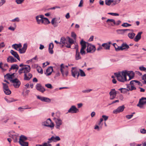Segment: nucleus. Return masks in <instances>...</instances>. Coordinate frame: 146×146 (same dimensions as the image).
<instances>
[{"mask_svg":"<svg viewBox=\"0 0 146 146\" xmlns=\"http://www.w3.org/2000/svg\"><path fill=\"white\" fill-rule=\"evenodd\" d=\"M3 70L4 71L6 70L9 68V66L7 64H5L3 67Z\"/></svg>","mask_w":146,"mask_h":146,"instance_id":"obj_44","label":"nucleus"},{"mask_svg":"<svg viewBox=\"0 0 146 146\" xmlns=\"http://www.w3.org/2000/svg\"><path fill=\"white\" fill-rule=\"evenodd\" d=\"M19 68V67L16 64H14L12 65L11 66V67L10 68V70H11V69H16V70H18Z\"/></svg>","mask_w":146,"mask_h":146,"instance_id":"obj_35","label":"nucleus"},{"mask_svg":"<svg viewBox=\"0 0 146 146\" xmlns=\"http://www.w3.org/2000/svg\"><path fill=\"white\" fill-rule=\"evenodd\" d=\"M27 138L24 135H21L20 137L19 141H24L27 140Z\"/></svg>","mask_w":146,"mask_h":146,"instance_id":"obj_38","label":"nucleus"},{"mask_svg":"<svg viewBox=\"0 0 146 146\" xmlns=\"http://www.w3.org/2000/svg\"><path fill=\"white\" fill-rule=\"evenodd\" d=\"M142 32H139L138 33V34L136 36L135 38H134V40L135 42L138 41L141 38V34H142Z\"/></svg>","mask_w":146,"mask_h":146,"instance_id":"obj_28","label":"nucleus"},{"mask_svg":"<svg viewBox=\"0 0 146 146\" xmlns=\"http://www.w3.org/2000/svg\"><path fill=\"white\" fill-rule=\"evenodd\" d=\"M121 26L123 27H126L131 26V25L127 23H124L121 25Z\"/></svg>","mask_w":146,"mask_h":146,"instance_id":"obj_51","label":"nucleus"},{"mask_svg":"<svg viewBox=\"0 0 146 146\" xmlns=\"http://www.w3.org/2000/svg\"><path fill=\"white\" fill-rule=\"evenodd\" d=\"M133 114L130 115H127L126 116V117L128 119H131L133 116Z\"/></svg>","mask_w":146,"mask_h":146,"instance_id":"obj_62","label":"nucleus"},{"mask_svg":"<svg viewBox=\"0 0 146 146\" xmlns=\"http://www.w3.org/2000/svg\"><path fill=\"white\" fill-rule=\"evenodd\" d=\"M129 48V46L125 43H123L121 46H119V50H123L126 49H128Z\"/></svg>","mask_w":146,"mask_h":146,"instance_id":"obj_24","label":"nucleus"},{"mask_svg":"<svg viewBox=\"0 0 146 146\" xmlns=\"http://www.w3.org/2000/svg\"><path fill=\"white\" fill-rule=\"evenodd\" d=\"M7 61L9 62L13 63L17 62V60L16 59L14 58L13 56H10L7 58Z\"/></svg>","mask_w":146,"mask_h":146,"instance_id":"obj_23","label":"nucleus"},{"mask_svg":"<svg viewBox=\"0 0 146 146\" xmlns=\"http://www.w3.org/2000/svg\"><path fill=\"white\" fill-rule=\"evenodd\" d=\"M119 90L120 91L121 93H126L129 91V90L127 88H120L119 89Z\"/></svg>","mask_w":146,"mask_h":146,"instance_id":"obj_34","label":"nucleus"},{"mask_svg":"<svg viewBox=\"0 0 146 146\" xmlns=\"http://www.w3.org/2000/svg\"><path fill=\"white\" fill-rule=\"evenodd\" d=\"M86 42L82 39L80 42V44L81 46V48L80 50V53L81 54H85L86 53L85 50L86 48Z\"/></svg>","mask_w":146,"mask_h":146,"instance_id":"obj_6","label":"nucleus"},{"mask_svg":"<svg viewBox=\"0 0 146 146\" xmlns=\"http://www.w3.org/2000/svg\"><path fill=\"white\" fill-rule=\"evenodd\" d=\"M45 125L46 126L49 127L51 128H53L54 126V124L53 122H52L51 119L50 118H49L46 120Z\"/></svg>","mask_w":146,"mask_h":146,"instance_id":"obj_15","label":"nucleus"},{"mask_svg":"<svg viewBox=\"0 0 146 146\" xmlns=\"http://www.w3.org/2000/svg\"><path fill=\"white\" fill-rule=\"evenodd\" d=\"M37 98L38 99L42 101L50 103L51 102L50 99L48 98L45 97H42L39 96H37Z\"/></svg>","mask_w":146,"mask_h":146,"instance_id":"obj_16","label":"nucleus"},{"mask_svg":"<svg viewBox=\"0 0 146 146\" xmlns=\"http://www.w3.org/2000/svg\"><path fill=\"white\" fill-rule=\"evenodd\" d=\"M66 39L64 37H62L61 38V40L60 42L61 43V44H66Z\"/></svg>","mask_w":146,"mask_h":146,"instance_id":"obj_40","label":"nucleus"},{"mask_svg":"<svg viewBox=\"0 0 146 146\" xmlns=\"http://www.w3.org/2000/svg\"><path fill=\"white\" fill-rule=\"evenodd\" d=\"M31 68L29 65H24V67L19 69V74L23 72L24 74H26L29 73L30 71Z\"/></svg>","mask_w":146,"mask_h":146,"instance_id":"obj_4","label":"nucleus"},{"mask_svg":"<svg viewBox=\"0 0 146 146\" xmlns=\"http://www.w3.org/2000/svg\"><path fill=\"white\" fill-rule=\"evenodd\" d=\"M111 43L110 42H109L108 43H105L102 44V46L104 47V49L109 50L110 48V44Z\"/></svg>","mask_w":146,"mask_h":146,"instance_id":"obj_26","label":"nucleus"},{"mask_svg":"<svg viewBox=\"0 0 146 146\" xmlns=\"http://www.w3.org/2000/svg\"><path fill=\"white\" fill-rule=\"evenodd\" d=\"M71 36L74 39H76V35L74 33L72 32L71 33Z\"/></svg>","mask_w":146,"mask_h":146,"instance_id":"obj_55","label":"nucleus"},{"mask_svg":"<svg viewBox=\"0 0 146 146\" xmlns=\"http://www.w3.org/2000/svg\"><path fill=\"white\" fill-rule=\"evenodd\" d=\"M67 38L68 39V42L70 44H72L74 43V41L72 39L70 38L69 37H68Z\"/></svg>","mask_w":146,"mask_h":146,"instance_id":"obj_47","label":"nucleus"},{"mask_svg":"<svg viewBox=\"0 0 146 146\" xmlns=\"http://www.w3.org/2000/svg\"><path fill=\"white\" fill-rule=\"evenodd\" d=\"M108 14L109 15H110L113 16H118L119 15V14H118L115 13H109Z\"/></svg>","mask_w":146,"mask_h":146,"instance_id":"obj_53","label":"nucleus"},{"mask_svg":"<svg viewBox=\"0 0 146 146\" xmlns=\"http://www.w3.org/2000/svg\"><path fill=\"white\" fill-rule=\"evenodd\" d=\"M117 0H106L105 4L108 6H113L117 4Z\"/></svg>","mask_w":146,"mask_h":146,"instance_id":"obj_10","label":"nucleus"},{"mask_svg":"<svg viewBox=\"0 0 146 146\" xmlns=\"http://www.w3.org/2000/svg\"><path fill=\"white\" fill-rule=\"evenodd\" d=\"M72 75L74 77L76 78V76L78 78L80 75L79 71L76 67H72L71 70Z\"/></svg>","mask_w":146,"mask_h":146,"instance_id":"obj_7","label":"nucleus"},{"mask_svg":"<svg viewBox=\"0 0 146 146\" xmlns=\"http://www.w3.org/2000/svg\"><path fill=\"white\" fill-rule=\"evenodd\" d=\"M44 17V15H38L36 17V19L38 24H40L41 23Z\"/></svg>","mask_w":146,"mask_h":146,"instance_id":"obj_18","label":"nucleus"},{"mask_svg":"<svg viewBox=\"0 0 146 146\" xmlns=\"http://www.w3.org/2000/svg\"><path fill=\"white\" fill-rule=\"evenodd\" d=\"M3 91L5 94L7 95L10 94L11 93V91L9 90V88L5 89Z\"/></svg>","mask_w":146,"mask_h":146,"instance_id":"obj_39","label":"nucleus"},{"mask_svg":"<svg viewBox=\"0 0 146 146\" xmlns=\"http://www.w3.org/2000/svg\"><path fill=\"white\" fill-rule=\"evenodd\" d=\"M145 130L144 129H141L140 130V132L143 134L146 133Z\"/></svg>","mask_w":146,"mask_h":146,"instance_id":"obj_61","label":"nucleus"},{"mask_svg":"<svg viewBox=\"0 0 146 146\" xmlns=\"http://www.w3.org/2000/svg\"><path fill=\"white\" fill-rule=\"evenodd\" d=\"M110 99L112 100L116 96V92L115 89H112L109 93Z\"/></svg>","mask_w":146,"mask_h":146,"instance_id":"obj_12","label":"nucleus"},{"mask_svg":"<svg viewBox=\"0 0 146 146\" xmlns=\"http://www.w3.org/2000/svg\"><path fill=\"white\" fill-rule=\"evenodd\" d=\"M50 23L48 19L45 17H44L43 18V20L42 21V23L41 24H44L45 25L48 24Z\"/></svg>","mask_w":146,"mask_h":146,"instance_id":"obj_31","label":"nucleus"},{"mask_svg":"<svg viewBox=\"0 0 146 146\" xmlns=\"http://www.w3.org/2000/svg\"><path fill=\"white\" fill-rule=\"evenodd\" d=\"M36 88L38 91L42 93H43L45 91L44 88L42 87L40 84H37L36 86Z\"/></svg>","mask_w":146,"mask_h":146,"instance_id":"obj_13","label":"nucleus"},{"mask_svg":"<svg viewBox=\"0 0 146 146\" xmlns=\"http://www.w3.org/2000/svg\"><path fill=\"white\" fill-rule=\"evenodd\" d=\"M139 69L141 71H145L146 70V68L143 66L140 67Z\"/></svg>","mask_w":146,"mask_h":146,"instance_id":"obj_58","label":"nucleus"},{"mask_svg":"<svg viewBox=\"0 0 146 146\" xmlns=\"http://www.w3.org/2000/svg\"><path fill=\"white\" fill-rule=\"evenodd\" d=\"M22 46V45L21 44H15L12 45V47L15 49L17 50H18V48H21Z\"/></svg>","mask_w":146,"mask_h":146,"instance_id":"obj_33","label":"nucleus"},{"mask_svg":"<svg viewBox=\"0 0 146 146\" xmlns=\"http://www.w3.org/2000/svg\"><path fill=\"white\" fill-rule=\"evenodd\" d=\"M10 52L11 54L15 57L18 60H20V59L19 57L16 52L14 51L13 50H11L10 51Z\"/></svg>","mask_w":146,"mask_h":146,"instance_id":"obj_27","label":"nucleus"},{"mask_svg":"<svg viewBox=\"0 0 146 146\" xmlns=\"http://www.w3.org/2000/svg\"><path fill=\"white\" fill-rule=\"evenodd\" d=\"M31 108H28L27 107L25 108H23L21 107H19L18 108V109L20 111H23V109H30Z\"/></svg>","mask_w":146,"mask_h":146,"instance_id":"obj_57","label":"nucleus"},{"mask_svg":"<svg viewBox=\"0 0 146 146\" xmlns=\"http://www.w3.org/2000/svg\"><path fill=\"white\" fill-rule=\"evenodd\" d=\"M80 76H86V74L82 70L80 69Z\"/></svg>","mask_w":146,"mask_h":146,"instance_id":"obj_48","label":"nucleus"},{"mask_svg":"<svg viewBox=\"0 0 146 146\" xmlns=\"http://www.w3.org/2000/svg\"><path fill=\"white\" fill-rule=\"evenodd\" d=\"M51 142V141H48L47 143H45L43 144V146H52L51 145L49 144Z\"/></svg>","mask_w":146,"mask_h":146,"instance_id":"obj_43","label":"nucleus"},{"mask_svg":"<svg viewBox=\"0 0 146 146\" xmlns=\"http://www.w3.org/2000/svg\"><path fill=\"white\" fill-rule=\"evenodd\" d=\"M55 18L53 19L52 20L51 23L54 26V27H56L57 26V25H56V23H55Z\"/></svg>","mask_w":146,"mask_h":146,"instance_id":"obj_49","label":"nucleus"},{"mask_svg":"<svg viewBox=\"0 0 146 146\" xmlns=\"http://www.w3.org/2000/svg\"><path fill=\"white\" fill-rule=\"evenodd\" d=\"M29 61H30L33 62H35L37 61H38L37 56H36L35 57L30 60Z\"/></svg>","mask_w":146,"mask_h":146,"instance_id":"obj_42","label":"nucleus"},{"mask_svg":"<svg viewBox=\"0 0 146 146\" xmlns=\"http://www.w3.org/2000/svg\"><path fill=\"white\" fill-rule=\"evenodd\" d=\"M81 57L80 56L78 49H77L76 50L75 59L76 60H78L81 59Z\"/></svg>","mask_w":146,"mask_h":146,"instance_id":"obj_32","label":"nucleus"},{"mask_svg":"<svg viewBox=\"0 0 146 146\" xmlns=\"http://www.w3.org/2000/svg\"><path fill=\"white\" fill-rule=\"evenodd\" d=\"M130 30L129 29H120L118 30V31H119L120 33H124L126 31Z\"/></svg>","mask_w":146,"mask_h":146,"instance_id":"obj_60","label":"nucleus"},{"mask_svg":"<svg viewBox=\"0 0 146 146\" xmlns=\"http://www.w3.org/2000/svg\"><path fill=\"white\" fill-rule=\"evenodd\" d=\"M135 34L133 33H130L128 34V36L130 39H133L135 36Z\"/></svg>","mask_w":146,"mask_h":146,"instance_id":"obj_37","label":"nucleus"},{"mask_svg":"<svg viewBox=\"0 0 146 146\" xmlns=\"http://www.w3.org/2000/svg\"><path fill=\"white\" fill-rule=\"evenodd\" d=\"M146 104V98L142 97L139 100L137 106L141 108H144V106Z\"/></svg>","mask_w":146,"mask_h":146,"instance_id":"obj_8","label":"nucleus"},{"mask_svg":"<svg viewBox=\"0 0 146 146\" xmlns=\"http://www.w3.org/2000/svg\"><path fill=\"white\" fill-rule=\"evenodd\" d=\"M53 70L52 67L50 66L47 69L45 74L46 76H49L51 75Z\"/></svg>","mask_w":146,"mask_h":146,"instance_id":"obj_20","label":"nucleus"},{"mask_svg":"<svg viewBox=\"0 0 146 146\" xmlns=\"http://www.w3.org/2000/svg\"><path fill=\"white\" fill-rule=\"evenodd\" d=\"M142 79L144 80V83L146 84V74L143 76Z\"/></svg>","mask_w":146,"mask_h":146,"instance_id":"obj_59","label":"nucleus"},{"mask_svg":"<svg viewBox=\"0 0 146 146\" xmlns=\"http://www.w3.org/2000/svg\"><path fill=\"white\" fill-rule=\"evenodd\" d=\"M63 64H62L60 65V71L63 76H66L68 74V69L67 68H65L63 67Z\"/></svg>","mask_w":146,"mask_h":146,"instance_id":"obj_9","label":"nucleus"},{"mask_svg":"<svg viewBox=\"0 0 146 146\" xmlns=\"http://www.w3.org/2000/svg\"><path fill=\"white\" fill-rule=\"evenodd\" d=\"M114 75L119 81L124 82L127 80L125 71L120 72L118 73H115Z\"/></svg>","mask_w":146,"mask_h":146,"instance_id":"obj_2","label":"nucleus"},{"mask_svg":"<svg viewBox=\"0 0 146 146\" xmlns=\"http://www.w3.org/2000/svg\"><path fill=\"white\" fill-rule=\"evenodd\" d=\"M27 46V44H25L23 47L21 49H19V52L21 53H23L25 52Z\"/></svg>","mask_w":146,"mask_h":146,"instance_id":"obj_21","label":"nucleus"},{"mask_svg":"<svg viewBox=\"0 0 146 146\" xmlns=\"http://www.w3.org/2000/svg\"><path fill=\"white\" fill-rule=\"evenodd\" d=\"M2 84L3 86V90L9 88L7 84L3 83Z\"/></svg>","mask_w":146,"mask_h":146,"instance_id":"obj_50","label":"nucleus"},{"mask_svg":"<svg viewBox=\"0 0 146 146\" xmlns=\"http://www.w3.org/2000/svg\"><path fill=\"white\" fill-rule=\"evenodd\" d=\"M83 0H81L80 1V3L78 5V7H81L83 6Z\"/></svg>","mask_w":146,"mask_h":146,"instance_id":"obj_63","label":"nucleus"},{"mask_svg":"<svg viewBox=\"0 0 146 146\" xmlns=\"http://www.w3.org/2000/svg\"><path fill=\"white\" fill-rule=\"evenodd\" d=\"M45 86L47 88L50 89H52V88L51 84H45Z\"/></svg>","mask_w":146,"mask_h":146,"instance_id":"obj_54","label":"nucleus"},{"mask_svg":"<svg viewBox=\"0 0 146 146\" xmlns=\"http://www.w3.org/2000/svg\"><path fill=\"white\" fill-rule=\"evenodd\" d=\"M53 47V44L52 43H51L49 45L48 48L49 52L51 54H52L53 53V51L52 49Z\"/></svg>","mask_w":146,"mask_h":146,"instance_id":"obj_29","label":"nucleus"},{"mask_svg":"<svg viewBox=\"0 0 146 146\" xmlns=\"http://www.w3.org/2000/svg\"><path fill=\"white\" fill-rule=\"evenodd\" d=\"M15 73L11 74L9 73L6 74L4 76V78L6 79L9 80L15 88H18L20 86L21 82L17 78H15Z\"/></svg>","mask_w":146,"mask_h":146,"instance_id":"obj_1","label":"nucleus"},{"mask_svg":"<svg viewBox=\"0 0 146 146\" xmlns=\"http://www.w3.org/2000/svg\"><path fill=\"white\" fill-rule=\"evenodd\" d=\"M138 83L139 85H141V83L139 81L136 80H132L130 82V84L127 85V88H128L129 90H135L136 88L134 87L136 84Z\"/></svg>","mask_w":146,"mask_h":146,"instance_id":"obj_3","label":"nucleus"},{"mask_svg":"<svg viewBox=\"0 0 146 146\" xmlns=\"http://www.w3.org/2000/svg\"><path fill=\"white\" fill-rule=\"evenodd\" d=\"M5 2V0H0V7L4 4Z\"/></svg>","mask_w":146,"mask_h":146,"instance_id":"obj_56","label":"nucleus"},{"mask_svg":"<svg viewBox=\"0 0 146 146\" xmlns=\"http://www.w3.org/2000/svg\"><path fill=\"white\" fill-rule=\"evenodd\" d=\"M125 73H126V75H127L129 76V78L128 80H129L131 79H132L134 77V72L132 71H127V70H125Z\"/></svg>","mask_w":146,"mask_h":146,"instance_id":"obj_14","label":"nucleus"},{"mask_svg":"<svg viewBox=\"0 0 146 146\" xmlns=\"http://www.w3.org/2000/svg\"><path fill=\"white\" fill-rule=\"evenodd\" d=\"M86 47H87L86 49L87 53H93L95 51L96 48L94 46L87 42H86Z\"/></svg>","mask_w":146,"mask_h":146,"instance_id":"obj_5","label":"nucleus"},{"mask_svg":"<svg viewBox=\"0 0 146 146\" xmlns=\"http://www.w3.org/2000/svg\"><path fill=\"white\" fill-rule=\"evenodd\" d=\"M124 108L125 107L123 105L119 106L116 110L113 111V113L116 114L118 113L122 112L124 110Z\"/></svg>","mask_w":146,"mask_h":146,"instance_id":"obj_17","label":"nucleus"},{"mask_svg":"<svg viewBox=\"0 0 146 146\" xmlns=\"http://www.w3.org/2000/svg\"><path fill=\"white\" fill-rule=\"evenodd\" d=\"M25 0H16V2L17 4H20L23 3Z\"/></svg>","mask_w":146,"mask_h":146,"instance_id":"obj_52","label":"nucleus"},{"mask_svg":"<svg viewBox=\"0 0 146 146\" xmlns=\"http://www.w3.org/2000/svg\"><path fill=\"white\" fill-rule=\"evenodd\" d=\"M102 118L105 121H106L108 119V116L103 115L102 116Z\"/></svg>","mask_w":146,"mask_h":146,"instance_id":"obj_64","label":"nucleus"},{"mask_svg":"<svg viewBox=\"0 0 146 146\" xmlns=\"http://www.w3.org/2000/svg\"><path fill=\"white\" fill-rule=\"evenodd\" d=\"M113 45L116 51L119 50V46H118L115 43H114Z\"/></svg>","mask_w":146,"mask_h":146,"instance_id":"obj_41","label":"nucleus"},{"mask_svg":"<svg viewBox=\"0 0 146 146\" xmlns=\"http://www.w3.org/2000/svg\"><path fill=\"white\" fill-rule=\"evenodd\" d=\"M56 123V127L57 129H59L60 126L62 124V122L61 120L57 119L55 121Z\"/></svg>","mask_w":146,"mask_h":146,"instance_id":"obj_25","label":"nucleus"},{"mask_svg":"<svg viewBox=\"0 0 146 146\" xmlns=\"http://www.w3.org/2000/svg\"><path fill=\"white\" fill-rule=\"evenodd\" d=\"M79 111V110L74 106H72L68 111V112L71 113H76Z\"/></svg>","mask_w":146,"mask_h":146,"instance_id":"obj_11","label":"nucleus"},{"mask_svg":"<svg viewBox=\"0 0 146 146\" xmlns=\"http://www.w3.org/2000/svg\"><path fill=\"white\" fill-rule=\"evenodd\" d=\"M28 77L27 76L26 74H24V80H29L32 77V75L31 73H29L28 74Z\"/></svg>","mask_w":146,"mask_h":146,"instance_id":"obj_30","label":"nucleus"},{"mask_svg":"<svg viewBox=\"0 0 146 146\" xmlns=\"http://www.w3.org/2000/svg\"><path fill=\"white\" fill-rule=\"evenodd\" d=\"M37 71L38 73L42 74L43 73V70L40 67H38L37 68Z\"/></svg>","mask_w":146,"mask_h":146,"instance_id":"obj_45","label":"nucleus"},{"mask_svg":"<svg viewBox=\"0 0 146 146\" xmlns=\"http://www.w3.org/2000/svg\"><path fill=\"white\" fill-rule=\"evenodd\" d=\"M5 100L7 101V102L9 103L13 102L14 101H15V100L13 99L12 98H9V99L5 98Z\"/></svg>","mask_w":146,"mask_h":146,"instance_id":"obj_46","label":"nucleus"},{"mask_svg":"<svg viewBox=\"0 0 146 146\" xmlns=\"http://www.w3.org/2000/svg\"><path fill=\"white\" fill-rule=\"evenodd\" d=\"M60 139L59 136H56L55 137L52 136L48 140L49 141H53L54 142H56L59 141Z\"/></svg>","mask_w":146,"mask_h":146,"instance_id":"obj_22","label":"nucleus"},{"mask_svg":"<svg viewBox=\"0 0 146 146\" xmlns=\"http://www.w3.org/2000/svg\"><path fill=\"white\" fill-rule=\"evenodd\" d=\"M19 144L22 146H28V143L24 141H19Z\"/></svg>","mask_w":146,"mask_h":146,"instance_id":"obj_36","label":"nucleus"},{"mask_svg":"<svg viewBox=\"0 0 146 146\" xmlns=\"http://www.w3.org/2000/svg\"><path fill=\"white\" fill-rule=\"evenodd\" d=\"M108 25L110 26H114L115 24V21L113 19H108L106 21Z\"/></svg>","mask_w":146,"mask_h":146,"instance_id":"obj_19","label":"nucleus"}]
</instances>
